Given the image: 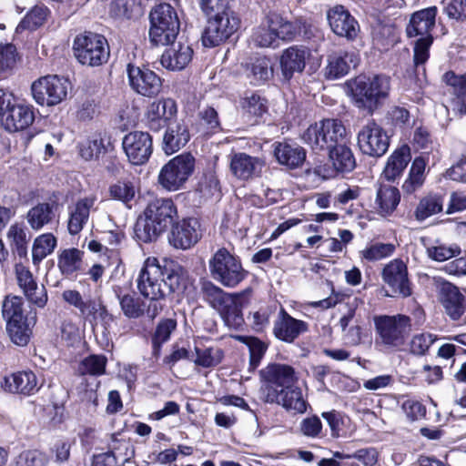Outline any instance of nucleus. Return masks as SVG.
I'll list each match as a JSON object with an SVG mask.
<instances>
[{"instance_id": "obj_3", "label": "nucleus", "mask_w": 466, "mask_h": 466, "mask_svg": "<svg viewBox=\"0 0 466 466\" xmlns=\"http://www.w3.org/2000/svg\"><path fill=\"white\" fill-rule=\"evenodd\" d=\"M390 90V80L383 76H359L351 86L353 101L360 109L372 114Z\"/></svg>"}, {"instance_id": "obj_39", "label": "nucleus", "mask_w": 466, "mask_h": 466, "mask_svg": "<svg viewBox=\"0 0 466 466\" xmlns=\"http://www.w3.org/2000/svg\"><path fill=\"white\" fill-rule=\"evenodd\" d=\"M83 251L75 248H65L57 257V267L62 275L70 277L82 268Z\"/></svg>"}, {"instance_id": "obj_21", "label": "nucleus", "mask_w": 466, "mask_h": 466, "mask_svg": "<svg viewBox=\"0 0 466 466\" xmlns=\"http://www.w3.org/2000/svg\"><path fill=\"white\" fill-rule=\"evenodd\" d=\"M440 301L446 314L453 320L459 319L465 311L466 302L459 289L443 279L438 281Z\"/></svg>"}, {"instance_id": "obj_49", "label": "nucleus", "mask_w": 466, "mask_h": 466, "mask_svg": "<svg viewBox=\"0 0 466 466\" xmlns=\"http://www.w3.org/2000/svg\"><path fill=\"white\" fill-rule=\"evenodd\" d=\"M48 9L44 5H35L26 14L24 19L16 26V32L22 33L25 30H35L41 26L47 16Z\"/></svg>"}, {"instance_id": "obj_20", "label": "nucleus", "mask_w": 466, "mask_h": 466, "mask_svg": "<svg viewBox=\"0 0 466 466\" xmlns=\"http://www.w3.org/2000/svg\"><path fill=\"white\" fill-rule=\"evenodd\" d=\"M34 119L33 108L28 105L17 103L13 97L2 115L1 125L8 132H18L30 127Z\"/></svg>"}, {"instance_id": "obj_44", "label": "nucleus", "mask_w": 466, "mask_h": 466, "mask_svg": "<svg viewBox=\"0 0 466 466\" xmlns=\"http://www.w3.org/2000/svg\"><path fill=\"white\" fill-rule=\"evenodd\" d=\"M56 244V238L52 233H46L38 236L35 239L32 248L33 263L37 265L44 258L52 254Z\"/></svg>"}, {"instance_id": "obj_2", "label": "nucleus", "mask_w": 466, "mask_h": 466, "mask_svg": "<svg viewBox=\"0 0 466 466\" xmlns=\"http://www.w3.org/2000/svg\"><path fill=\"white\" fill-rule=\"evenodd\" d=\"M149 39L157 46L168 45L177 38L180 20L177 9L168 3L155 5L149 14Z\"/></svg>"}, {"instance_id": "obj_46", "label": "nucleus", "mask_w": 466, "mask_h": 466, "mask_svg": "<svg viewBox=\"0 0 466 466\" xmlns=\"http://www.w3.org/2000/svg\"><path fill=\"white\" fill-rule=\"evenodd\" d=\"M302 139L313 151L329 150V144L321 121L310 125L303 133Z\"/></svg>"}, {"instance_id": "obj_19", "label": "nucleus", "mask_w": 466, "mask_h": 466, "mask_svg": "<svg viewBox=\"0 0 466 466\" xmlns=\"http://www.w3.org/2000/svg\"><path fill=\"white\" fill-rule=\"evenodd\" d=\"M201 238L200 224L196 218H184L172 225L169 243L176 248L187 249Z\"/></svg>"}, {"instance_id": "obj_6", "label": "nucleus", "mask_w": 466, "mask_h": 466, "mask_svg": "<svg viewBox=\"0 0 466 466\" xmlns=\"http://www.w3.org/2000/svg\"><path fill=\"white\" fill-rule=\"evenodd\" d=\"M212 278L221 285L234 288L247 276L240 259L226 248H218L208 263Z\"/></svg>"}, {"instance_id": "obj_13", "label": "nucleus", "mask_w": 466, "mask_h": 466, "mask_svg": "<svg viewBox=\"0 0 466 466\" xmlns=\"http://www.w3.org/2000/svg\"><path fill=\"white\" fill-rule=\"evenodd\" d=\"M264 380L262 391L264 398L268 397L271 391L279 393V390H286L294 386L298 380L292 367L285 364H271L261 370Z\"/></svg>"}, {"instance_id": "obj_58", "label": "nucleus", "mask_w": 466, "mask_h": 466, "mask_svg": "<svg viewBox=\"0 0 466 466\" xmlns=\"http://www.w3.org/2000/svg\"><path fill=\"white\" fill-rule=\"evenodd\" d=\"M23 302L20 297L6 296L2 307V314L4 319L8 322L14 319H25L23 315Z\"/></svg>"}, {"instance_id": "obj_54", "label": "nucleus", "mask_w": 466, "mask_h": 466, "mask_svg": "<svg viewBox=\"0 0 466 466\" xmlns=\"http://www.w3.org/2000/svg\"><path fill=\"white\" fill-rule=\"evenodd\" d=\"M461 253V249L457 244L446 245L439 243L427 248L428 257L438 262L446 261L451 258L459 256Z\"/></svg>"}, {"instance_id": "obj_4", "label": "nucleus", "mask_w": 466, "mask_h": 466, "mask_svg": "<svg viewBox=\"0 0 466 466\" xmlns=\"http://www.w3.org/2000/svg\"><path fill=\"white\" fill-rule=\"evenodd\" d=\"M206 292L214 296L213 306L218 308L225 323L229 328L238 329L243 322L242 308L248 303L249 289L238 293H224L212 284L206 286Z\"/></svg>"}, {"instance_id": "obj_53", "label": "nucleus", "mask_w": 466, "mask_h": 466, "mask_svg": "<svg viewBox=\"0 0 466 466\" xmlns=\"http://www.w3.org/2000/svg\"><path fill=\"white\" fill-rule=\"evenodd\" d=\"M196 365L203 368H211L218 365L223 359V351L218 347L198 348L196 347Z\"/></svg>"}, {"instance_id": "obj_60", "label": "nucleus", "mask_w": 466, "mask_h": 466, "mask_svg": "<svg viewBox=\"0 0 466 466\" xmlns=\"http://www.w3.org/2000/svg\"><path fill=\"white\" fill-rule=\"evenodd\" d=\"M251 38L253 43L259 47H274L279 45V40L263 21L254 30Z\"/></svg>"}, {"instance_id": "obj_7", "label": "nucleus", "mask_w": 466, "mask_h": 466, "mask_svg": "<svg viewBox=\"0 0 466 466\" xmlns=\"http://www.w3.org/2000/svg\"><path fill=\"white\" fill-rule=\"evenodd\" d=\"M74 53L82 65L97 66L106 62L109 48L103 35L88 32L75 38Z\"/></svg>"}, {"instance_id": "obj_52", "label": "nucleus", "mask_w": 466, "mask_h": 466, "mask_svg": "<svg viewBox=\"0 0 466 466\" xmlns=\"http://www.w3.org/2000/svg\"><path fill=\"white\" fill-rule=\"evenodd\" d=\"M395 246L390 243L377 242L366 246L360 251V257L362 260L375 262L393 254Z\"/></svg>"}, {"instance_id": "obj_59", "label": "nucleus", "mask_w": 466, "mask_h": 466, "mask_svg": "<svg viewBox=\"0 0 466 466\" xmlns=\"http://www.w3.org/2000/svg\"><path fill=\"white\" fill-rule=\"evenodd\" d=\"M106 358L101 355H91L82 360L79 370L82 374L99 376L105 373Z\"/></svg>"}, {"instance_id": "obj_8", "label": "nucleus", "mask_w": 466, "mask_h": 466, "mask_svg": "<svg viewBox=\"0 0 466 466\" xmlns=\"http://www.w3.org/2000/svg\"><path fill=\"white\" fill-rule=\"evenodd\" d=\"M194 167L195 158L191 154L178 155L162 167L158 182L167 190L177 191L192 175Z\"/></svg>"}, {"instance_id": "obj_63", "label": "nucleus", "mask_w": 466, "mask_h": 466, "mask_svg": "<svg viewBox=\"0 0 466 466\" xmlns=\"http://www.w3.org/2000/svg\"><path fill=\"white\" fill-rule=\"evenodd\" d=\"M103 149V140L97 137L86 139L79 145V154L85 160L96 158Z\"/></svg>"}, {"instance_id": "obj_23", "label": "nucleus", "mask_w": 466, "mask_h": 466, "mask_svg": "<svg viewBox=\"0 0 466 466\" xmlns=\"http://www.w3.org/2000/svg\"><path fill=\"white\" fill-rule=\"evenodd\" d=\"M97 201L95 194L79 198L69 208L67 228L71 235L78 234L87 223L89 215Z\"/></svg>"}, {"instance_id": "obj_14", "label": "nucleus", "mask_w": 466, "mask_h": 466, "mask_svg": "<svg viewBox=\"0 0 466 466\" xmlns=\"http://www.w3.org/2000/svg\"><path fill=\"white\" fill-rule=\"evenodd\" d=\"M127 74L129 85L134 91L144 96H157L163 86V80L155 72L128 64Z\"/></svg>"}, {"instance_id": "obj_38", "label": "nucleus", "mask_w": 466, "mask_h": 466, "mask_svg": "<svg viewBox=\"0 0 466 466\" xmlns=\"http://www.w3.org/2000/svg\"><path fill=\"white\" fill-rule=\"evenodd\" d=\"M427 162L428 156H420L414 158L410 166L409 176L402 185V189L405 193L411 194L423 185Z\"/></svg>"}, {"instance_id": "obj_15", "label": "nucleus", "mask_w": 466, "mask_h": 466, "mask_svg": "<svg viewBox=\"0 0 466 466\" xmlns=\"http://www.w3.org/2000/svg\"><path fill=\"white\" fill-rule=\"evenodd\" d=\"M123 149L130 163L143 165L153 152V141L147 132L134 131L127 134L122 142Z\"/></svg>"}, {"instance_id": "obj_61", "label": "nucleus", "mask_w": 466, "mask_h": 466, "mask_svg": "<svg viewBox=\"0 0 466 466\" xmlns=\"http://www.w3.org/2000/svg\"><path fill=\"white\" fill-rule=\"evenodd\" d=\"M299 431L308 438H320L322 436V422L316 415L304 418L299 422Z\"/></svg>"}, {"instance_id": "obj_24", "label": "nucleus", "mask_w": 466, "mask_h": 466, "mask_svg": "<svg viewBox=\"0 0 466 466\" xmlns=\"http://www.w3.org/2000/svg\"><path fill=\"white\" fill-rule=\"evenodd\" d=\"M308 330V324L303 320L296 319L281 309L274 323L273 332L277 339L291 343L300 334Z\"/></svg>"}, {"instance_id": "obj_16", "label": "nucleus", "mask_w": 466, "mask_h": 466, "mask_svg": "<svg viewBox=\"0 0 466 466\" xmlns=\"http://www.w3.org/2000/svg\"><path fill=\"white\" fill-rule=\"evenodd\" d=\"M383 281L390 289V297L407 298L411 295L410 282L408 278V268L400 259H393L382 269Z\"/></svg>"}, {"instance_id": "obj_35", "label": "nucleus", "mask_w": 466, "mask_h": 466, "mask_svg": "<svg viewBox=\"0 0 466 466\" xmlns=\"http://www.w3.org/2000/svg\"><path fill=\"white\" fill-rule=\"evenodd\" d=\"M187 127L183 123L171 126L166 131L163 137V150L167 155H171L183 147L189 140Z\"/></svg>"}, {"instance_id": "obj_36", "label": "nucleus", "mask_w": 466, "mask_h": 466, "mask_svg": "<svg viewBox=\"0 0 466 466\" xmlns=\"http://www.w3.org/2000/svg\"><path fill=\"white\" fill-rule=\"evenodd\" d=\"M263 22L278 40H290L296 35V26L276 12H269Z\"/></svg>"}, {"instance_id": "obj_27", "label": "nucleus", "mask_w": 466, "mask_h": 466, "mask_svg": "<svg viewBox=\"0 0 466 466\" xmlns=\"http://www.w3.org/2000/svg\"><path fill=\"white\" fill-rule=\"evenodd\" d=\"M177 114V104L173 99L167 98L153 102L147 110V116L151 129L159 130Z\"/></svg>"}, {"instance_id": "obj_17", "label": "nucleus", "mask_w": 466, "mask_h": 466, "mask_svg": "<svg viewBox=\"0 0 466 466\" xmlns=\"http://www.w3.org/2000/svg\"><path fill=\"white\" fill-rule=\"evenodd\" d=\"M327 20L331 31L338 36L354 41L360 31V25L350 11L337 5L327 11Z\"/></svg>"}, {"instance_id": "obj_22", "label": "nucleus", "mask_w": 466, "mask_h": 466, "mask_svg": "<svg viewBox=\"0 0 466 466\" xmlns=\"http://www.w3.org/2000/svg\"><path fill=\"white\" fill-rule=\"evenodd\" d=\"M265 401L278 404L292 414L306 412L309 405L303 397L301 389L295 386L286 390H279V393H275L272 390L268 397H265Z\"/></svg>"}, {"instance_id": "obj_12", "label": "nucleus", "mask_w": 466, "mask_h": 466, "mask_svg": "<svg viewBox=\"0 0 466 466\" xmlns=\"http://www.w3.org/2000/svg\"><path fill=\"white\" fill-rule=\"evenodd\" d=\"M360 150L370 157L383 156L390 146V137L387 132L374 121H369L357 135Z\"/></svg>"}, {"instance_id": "obj_10", "label": "nucleus", "mask_w": 466, "mask_h": 466, "mask_svg": "<svg viewBox=\"0 0 466 466\" xmlns=\"http://www.w3.org/2000/svg\"><path fill=\"white\" fill-rule=\"evenodd\" d=\"M362 302L353 298L346 303V311L339 320L344 339L352 346L361 343L366 329L367 317L362 314L360 305Z\"/></svg>"}, {"instance_id": "obj_26", "label": "nucleus", "mask_w": 466, "mask_h": 466, "mask_svg": "<svg viewBox=\"0 0 466 466\" xmlns=\"http://www.w3.org/2000/svg\"><path fill=\"white\" fill-rule=\"evenodd\" d=\"M193 50L186 43H173L167 48L160 58L161 65L168 70H182L191 61Z\"/></svg>"}, {"instance_id": "obj_34", "label": "nucleus", "mask_w": 466, "mask_h": 466, "mask_svg": "<svg viewBox=\"0 0 466 466\" xmlns=\"http://www.w3.org/2000/svg\"><path fill=\"white\" fill-rule=\"evenodd\" d=\"M145 212L166 229L176 217L177 208L171 199L160 198L152 201Z\"/></svg>"}, {"instance_id": "obj_40", "label": "nucleus", "mask_w": 466, "mask_h": 466, "mask_svg": "<svg viewBox=\"0 0 466 466\" xmlns=\"http://www.w3.org/2000/svg\"><path fill=\"white\" fill-rule=\"evenodd\" d=\"M271 61L267 57H258L246 66V75L250 83L258 86L273 76Z\"/></svg>"}, {"instance_id": "obj_31", "label": "nucleus", "mask_w": 466, "mask_h": 466, "mask_svg": "<svg viewBox=\"0 0 466 466\" xmlns=\"http://www.w3.org/2000/svg\"><path fill=\"white\" fill-rule=\"evenodd\" d=\"M410 160V148L407 145L395 149L388 157L381 177L388 181L400 177Z\"/></svg>"}, {"instance_id": "obj_30", "label": "nucleus", "mask_w": 466, "mask_h": 466, "mask_svg": "<svg viewBox=\"0 0 466 466\" xmlns=\"http://www.w3.org/2000/svg\"><path fill=\"white\" fill-rule=\"evenodd\" d=\"M359 60V55L356 52L330 55L325 68V76L331 79L341 77L348 74L350 67H356Z\"/></svg>"}, {"instance_id": "obj_57", "label": "nucleus", "mask_w": 466, "mask_h": 466, "mask_svg": "<svg viewBox=\"0 0 466 466\" xmlns=\"http://www.w3.org/2000/svg\"><path fill=\"white\" fill-rule=\"evenodd\" d=\"M241 106L251 116H261L267 110L265 99L255 93L247 94L242 98Z\"/></svg>"}, {"instance_id": "obj_62", "label": "nucleus", "mask_w": 466, "mask_h": 466, "mask_svg": "<svg viewBox=\"0 0 466 466\" xmlns=\"http://www.w3.org/2000/svg\"><path fill=\"white\" fill-rule=\"evenodd\" d=\"M437 337L431 333H419L415 334L410 342V350L415 355H424Z\"/></svg>"}, {"instance_id": "obj_43", "label": "nucleus", "mask_w": 466, "mask_h": 466, "mask_svg": "<svg viewBox=\"0 0 466 466\" xmlns=\"http://www.w3.org/2000/svg\"><path fill=\"white\" fill-rule=\"evenodd\" d=\"M53 218V206L48 203H39L30 208L26 214L27 222L34 230L41 229L50 223Z\"/></svg>"}, {"instance_id": "obj_18", "label": "nucleus", "mask_w": 466, "mask_h": 466, "mask_svg": "<svg viewBox=\"0 0 466 466\" xmlns=\"http://www.w3.org/2000/svg\"><path fill=\"white\" fill-rule=\"evenodd\" d=\"M265 161L258 157L244 152L232 153L229 157V170L240 181H248L261 175Z\"/></svg>"}, {"instance_id": "obj_32", "label": "nucleus", "mask_w": 466, "mask_h": 466, "mask_svg": "<svg viewBox=\"0 0 466 466\" xmlns=\"http://www.w3.org/2000/svg\"><path fill=\"white\" fill-rule=\"evenodd\" d=\"M274 156L279 164L296 168L304 162L306 152L298 145L279 142L274 145Z\"/></svg>"}, {"instance_id": "obj_42", "label": "nucleus", "mask_w": 466, "mask_h": 466, "mask_svg": "<svg viewBox=\"0 0 466 466\" xmlns=\"http://www.w3.org/2000/svg\"><path fill=\"white\" fill-rule=\"evenodd\" d=\"M329 159L337 171L349 172L355 167V157L344 142L329 150Z\"/></svg>"}, {"instance_id": "obj_48", "label": "nucleus", "mask_w": 466, "mask_h": 466, "mask_svg": "<svg viewBox=\"0 0 466 466\" xmlns=\"http://www.w3.org/2000/svg\"><path fill=\"white\" fill-rule=\"evenodd\" d=\"M327 142L329 144V150L341 144L345 140L346 128L338 119L328 118L321 121Z\"/></svg>"}, {"instance_id": "obj_47", "label": "nucleus", "mask_w": 466, "mask_h": 466, "mask_svg": "<svg viewBox=\"0 0 466 466\" xmlns=\"http://www.w3.org/2000/svg\"><path fill=\"white\" fill-rule=\"evenodd\" d=\"M79 312L90 321L107 323L112 319L106 308L97 299H89L85 300Z\"/></svg>"}, {"instance_id": "obj_64", "label": "nucleus", "mask_w": 466, "mask_h": 466, "mask_svg": "<svg viewBox=\"0 0 466 466\" xmlns=\"http://www.w3.org/2000/svg\"><path fill=\"white\" fill-rule=\"evenodd\" d=\"M432 44V36L420 37L415 42L413 62L416 68L423 66L429 59V50Z\"/></svg>"}, {"instance_id": "obj_9", "label": "nucleus", "mask_w": 466, "mask_h": 466, "mask_svg": "<svg viewBox=\"0 0 466 466\" xmlns=\"http://www.w3.org/2000/svg\"><path fill=\"white\" fill-rule=\"evenodd\" d=\"M69 88L67 79L46 76L33 83L32 94L37 104L50 106L61 103L67 96Z\"/></svg>"}, {"instance_id": "obj_41", "label": "nucleus", "mask_w": 466, "mask_h": 466, "mask_svg": "<svg viewBox=\"0 0 466 466\" xmlns=\"http://www.w3.org/2000/svg\"><path fill=\"white\" fill-rule=\"evenodd\" d=\"M164 230L165 228L158 225L149 215H146V212L138 218L135 225L136 237L145 243L157 239Z\"/></svg>"}, {"instance_id": "obj_33", "label": "nucleus", "mask_w": 466, "mask_h": 466, "mask_svg": "<svg viewBox=\"0 0 466 466\" xmlns=\"http://www.w3.org/2000/svg\"><path fill=\"white\" fill-rule=\"evenodd\" d=\"M400 201V194L397 187L390 185H380L375 204L378 213L382 217L390 216Z\"/></svg>"}, {"instance_id": "obj_50", "label": "nucleus", "mask_w": 466, "mask_h": 466, "mask_svg": "<svg viewBox=\"0 0 466 466\" xmlns=\"http://www.w3.org/2000/svg\"><path fill=\"white\" fill-rule=\"evenodd\" d=\"M119 305L124 315L129 319H137L145 313V302L135 294H117Z\"/></svg>"}, {"instance_id": "obj_56", "label": "nucleus", "mask_w": 466, "mask_h": 466, "mask_svg": "<svg viewBox=\"0 0 466 466\" xmlns=\"http://www.w3.org/2000/svg\"><path fill=\"white\" fill-rule=\"evenodd\" d=\"M7 239L14 245L19 256L26 254L27 235L22 224L15 223L10 226L6 234Z\"/></svg>"}, {"instance_id": "obj_55", "label": "nucleus", "mask_w": 466, "mask_h": 466, "mask_svg": "<svg viewBox=\"0 0 466 466\" xmlns=\"http://www.w3.org/2000/svg\"><path fill=\"white\" fill-rule=\"evenodd\" d=\"M112 199L118 200L124 204L129 203L136 196V188L130 181H117L108 188Z\"/></svg>"}, {"instance_id": "obj_5", "label": "nucleus", "mask_w": 466, "mask_h": 466, "mask_svg": "<svg viewBox=\"0 0 466 466\" xmlns=\"http://www.w3.org/2000/svg\"><path fill=\"white\" fill-rule=\"evenodd\" d=\"M217 13L208 19L207 27L202 35V43L207 47H215L229 38L238 28L239 19L227 10V0H218Z\"/></svg>"}, {"instance_id": "obj_45", "label": "nucleus", "mask_w": 466, "mask_h": 466, "mask_svg": "<svg viewBox=\"0 0 466 466\" xmlns=\"http://www.w3.org/2000/svg\"><path fill=\"white\" fill-rule=\"evenodd\" d=\"M443 208V200L438 195H427L422 198L414 212L415 218L418 221H423L426 218L440 213Z\"/></svg>"}, {"instance_id": "obj_11", "label": "nucleus", "mask_w": 466, "mask_h": 466, "mask_svg": "<svg viewBox=\"0 0 466 466\" xmlns=\"http://www.w3.org/2000/svg\"><path fill=\"white\" fill-rule=\"evenodd\" d=\"M375 326L383 344L400 347L410 331V319L404 315L381 316L375 319Z\"/></svg>"}, {"instance_id": "obj_28", "label": "nucleus", "mask_w": 466, "mask_h": 466, "mask_svg": "<svg viewBox=\"0 0 466 466\" xmlns=\"http://www.w3.org/2000/svg\"><path fill=\"white\" fill-rule=\"evenodd\" d=\"M437 12V7L431 6L413 13L406 29L407 35L410 37L431 36L430 33L435 25Z\"/></svg>"}, {"instance_id": "obj_37", "label": "nucleus", "mask_w": 466, "mask_h": 466, "mask_svg": "<svg viewBox=\"0 0 466 466\" xmlns=\"http://www.w3.org/2000/svg\"><path fill=\"white\" fill-rule=\"evenodd\" d=\"M108 14L118 20L136 18L142 14L141 0H109Z\"/></svg>"}, {"instance_id": "obj_25", "label": "nucleus", "mask_w": 466, "mask_h": 466, "mask_svg": "<svg viewBox=\"0 0 466 466\" xmlns=\"http://www.w3.org/2000/svg\"><path fill=\"white\" fill-rule=\"evenodd\" d=\"M309 56V50L304 46H294L285 49L279 60L283 77L289 80L294 73L302 72Z\"/></svg>"}, {"instance_id": "obj_29", "label": "nucleus", "mask_w": 466, "mask_h": 466, "mask_svg": "<svg viewBox=\"0 0 466 466\" xmlns=\"http://www.w3.org/2000/svg\"><path fill=\"white\" fill-rule=\"evenodd\" d=\"M4 388L11 393L30 395L39 389L36 375L32 371H18L5 378Z\"/></svg>"}, {"instance_id": "obj_51", "label": "nucleus", "mask_w": 466, "mask_h": 466, "mask_svg": "<svg viewBox=\"0 0 466 466\" xmlns=\"http://www.w3.org/2000/svg\"><path fill=\"white\" fill-rule=\"evenodd\" d=\"M6 330L10 339L17 346H25L30 339L31 329L25 319L6 322Z\"/></svg>"}, {"instance_id": "obj_1", "label": "nucleus", "mask_w": 466, "mask_h": 466, "mask_svg": "<svg viewBox=\"0 0 466 466\" xmlns=\"http://www.w3.org/2000/svg\"><path fill=\"white\" fill-rule=\"evenodd\" d=\"M182 280V268H163L157 258H147L137 279L140 294L148 299H165L176 291Z\"/></svg>"}]
</instances>
